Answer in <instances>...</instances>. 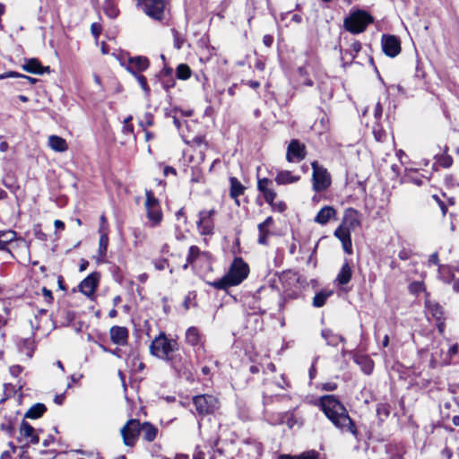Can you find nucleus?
Returning a JSON list of instances; mask_svg holds the SVG:
<instances>
[{"label":"nucleus","mask_w":459,"mask_h":459,"mask_svg":"<svg viewBox=\"0 0 459 459\" xmlns=\"http://www.w3.org/2000/svg\"><path fill=\"white\" fill-rule=\"evenodd\" d=\"M319 406L327 419L342 432L357 435V428L349 416L345 406L334 395H324Z\"/></svg>","instance_id":"1"},{"label":"nucleus","mask_w":459,"mask_h":459,"mask_svg":"<svg viewBox=\"0 0 459 459\" xmlns=\"http://www.w3.org/2000/svg\"><path fill=\"white\" fill-rule=\"evenodd\" d=\"M361 226L360 214L353 208H348L344 211L342 221L334 230L333 235L341 242L343 251L351 255L352 253V241L351 234Z\"/></svg>","instance_id":"2"},{"label":"nucleus","mask_w":459,"mask_h":459,"mask_svg":"<svg viewBox=\"0 0 459 459\" xmlns=\"http://www.w3.org/2000/svg\"><path fill=\"white\" fill-rule=\"evenodd\" d=\"M249 273L248 264L242 258L233 260L228 273L220 280L208 282L217 290H228L230 287L239 285Z\"/></svg>","instance_id":"3"},{"label":"nucleus","mask_w":459,"mask_h":459,"mask_svg":"<svg viewBox=\"0 0 459 459\" xmlns=\"http://www.w3.org/2000/svg\"><path fill=\"white\" fill-rule=\"evenodd\" d=\"M178 351V342L174 339H169L163 333L155 337L150 345V351L153 356L171 363L175 359L174 353Z\"/></svg>","instance_id":"4"},{"label":"nucleus","mask_w":459,"mask_h":459,"mask_svg":"<svg viewBox=\"0 0 459 459\" xmlns=\"http://www.w3.org/2000/svg\"><path fill=\"white\" fill-rule=\"evenodd\" d=\"M143 206L147 218V226L152 229L160 227L163 221V212L160 200L155 197L152 191H145Z\"/></svg>","instance_id":"5"},{"label":"nucleus","mask_w":459,"mask_h":459,"mask_svg":"<svg viewBox=\"0 0 459 459\" xmlns=\"http://www.w3.org/2000/svg\"><path fill=\"white\" fill-rule=\"evenodd\" d=\"M371 22H373V17L367 12L359 10L345 18L344 27L348 31L359 34L363 32Z\"/></svg>","instance_id":"6"},{"label":"nucleus","mask_w":459,"mask_h":459,"mask_svg":"<svg viewBox=\"0 0 459 459\" xmlns=\"http://www.w3.org/2000/svg\"><path fill=\"white\" fill-rule=\"evenodd\" d=\"M312 169L313 189L316 192H321L328 188L331 185V177L327 170L320 166L317 161L312 162Z\"/></svg>","instance_id":"7"},{"label":"nucleus","mask_w":459,"mask_h":459,"mask_svg":"<svg viewBox=\"0 0 459 459\" xmlns=\"http://www.w3.org/2000/svg\"><path fill=\"white\" fill-rule=\"evenodd\" d=\"M193 402L199 415L212 414L219 409V401L212 395H197Z\"/></svg>","instance_id":"8"},{"label":"nucleus","mask_w":459,"mask_h":459,"mask_svg":"<svg viewBox=\"0 0 459 459\" xmlns=\"http://www.w3.org/2000/svg\"><path fill=\"white\" fill-rule=\"evenodd\" d=\"M121 435L124 444L127 446H133L139 435H141V423L137 420H130L121 429Z\"/></svg>","instance_id":"9"},{"label":"nucleus","mask_w":459,"mask_h":459,"mask_svg":"<svg viewBox=\"0 0 459 459\" xmlns=\"http://www.w3.org/2000/svg\"><path fill=\"white\" fill-rule=\"evenodd\" d=\"M215 213L213 209L202 210L198 213V221H196L198 231L201 235H212L214 223L212 217Z\"/></svg>","instance_id":"10"},{"label":"nucleus","mask_w":459,"mask_h":459,"mask_svg":"<svg viewBox=\"0 0 459 459\" xmlns=\"http://www.w3.org/2000/svg\"><path fill=\"white\" fill-rule=\"evenodd\" d=\"M143 12L155 20H161L164 13L163 0H137Z\"/></svg>","instance_id":"11"},{"label":"nucleus","mask_w":459,"mask_h":459,"mask_svg":"<svg viewBox=\"0 0 459 459\" xmlns=\"http://www.w3.org/2000/svg\"><path fill=\"white\" fill-rule=\"evenodd\" d=\"M381 45L384 53L390 57H394L401 52L400 40L394 35H383Z\"/></svg>","instance_id":"12"},{"label":"nucleus","mask_w":459,"mask_h":459,"mask_svg":"<svg viewBox=\"0 0 459 459\" xmlns=\"http://www.w3.org/2000/svg\"><path fill=\"white\" fill-rule=\"evenodd\" d=\"M19 433V441L26 446L35 445L39 441L36 429L26 421L22 422Z\"/></svg>","instance_id":"13"},{"label":"nucleus","mask_w":459,"mask_h":459,"mask_svg":"<svg viewBox=\"0 0 459 459\" xmlns=\"http://www.w3.org/2000/svg\"><path fill=\"white\" fill-rule=\"evenodd\" d=\"M121 65H124L130 74L136 75L145 71L149 67L150 63L147 57L139 56L128 58L126 65H125L123 62H121Z\"/></svg>","instance_id":"14"},{"label":"nucleus","mask_w":459,"mask_h":459,"mask_svg":"<svg viewBox=\"0 0 459 459\" xmlns=\"http://www.w3.org/2000/svg\"><path fill=\"white\" fill-rule=\"evenodd\" d=\"M257 189L263 195L267 204H272L277 196V193L273 188V183L268 178H258Z\"/></svg>","instance_id":"15"},{"label":"nucleus","mask_w":459,"mask_h":459,"mask_svg":"<svg viewBox=\"0 0 459 459\" xmlns=\"http://www.w3.org/2000/svg\"><path fill=\"white\" fill-rule=\"evenodd\" d=\"M305 145L298 140H293L288 146L287 160L290 162H299L305 158Z\"/></svg>","instance_id":"16"},{"label":"nucleus","mask_w":459,"mask_h":459,"mask_svg":"<svg viewBox=\"0 0 459 459\" xmlns=\"http://www.w3.org/2000/svg\"><path fill=\"white\" fill-rule=\"evenodd\" d=\"M100 281V273H92L89 276H87L79 285V289L82 293H83L85 296L90 297L91 296Z\"/></svg>","instance_id":"17"},{"label":"nucleus","mask_w":459,"mask_h":459,"mask_svg":"<svg viewBox=\"0 0 459 459\" xmlns=\"http://www.w3.org/2000/svg\"><path fill=\"white\" fill-rule=\"evenodd\" d=\"M110 339L113 343L126 345L128 340V330L124 326H112L109 330Z\"/></svg>","instance_id":"18"},{"label":"nucleus","mask_w":459,"mask_h":459,"mask_svg":"<svg viewBox=\"0 0 459 459\" xmlns=\"http://www.w3.org/2000/svg\"><path fill=\"white\" fill-rule=\"evenodd\" d=\"M440 342H433L430 348H428V351H431L430 352V367L436 368L438 363L448 364V360L445 359L443 350L440 348Z\"/></svg>","instance_id":"19"},{"label":"nucleus","mask_w":459,"mask_h":459,"mask_svg":"<svg viewBox=\"0 0 459 459\" xmlns=\"http://www.w3.org/2000/svg\"><path fill=\"white\" fill-rule=\"evenodd\" d=\"M336 218V210L333 206H324L315 217V222L325 225L332 219Z\"/></svg>","instance_id":"20"},{"label":"nucleus","mask_w":459,"mask_h":459,"mask_svg":"<svg viewBox=\"0 0 459 459\" xmlns=\"http://www.w3.org/2000/svg\"><path fill=\"white\" fill-rule=\"evenodd\" d=\"M22 69L30 74H43L46 71H49V67H44L36 58L28 59L22 65Z\"/></svg>","instance_id":"21"},{"label":"nucleus","mask_w":459,"mask_h":459,"mask_svg":"<svg viewBox=\"0 0 459 459\" xmlns=\"http://www.w3.org/2000/svg\"><path fill=\"white\" fill-rule=\"evenodd\" d=\"M351 276H352L351 266L350 265V264L348 262H345L342 264L340 272L338 273L335 281L340 285H345L351 281Z\"/></svg>","instance_id":"22"},{"label":"nucleus","mask_w":459,"mask_h":459,"mask_svg":"<svg viewBox=\"0 0 459 459\" xmlns=\"http://www.w3.org/2000/svg\"><path fill=\"white\" fill-rule=\"evenodd\" d=\"M18 350L21 354H24L26 359H30L34 352V341L31 338L22 340L18 343Z\"/></svg>","instance_id":"23"},{"label":"nucleus","mask_w":459,"mask_h":459,"mask_svg":"<svg viewBox=\"0 0 459 459\" xmlns=\"http://www.w3.org/2000/svg\"><path fill=\"white\" fill-rule=\"evenodd\" d=\"M186 341L192 346H197L198 349H204L201 342V335L195 327H189L186 332Z\"/></svg>","instance_id":"24"},{"label":"nucleus","mask_w":459,"mask_h":459,"mask_svg":"<svg viewBox=\"0 0 459 459\" xmlns=\"http://www.w3.org/2000/svg\"><path fill=\"white\" fill-rule=\"evenodd\" d=\"M426 314H427V316H431L437 321H439L442 319L443 310L439 304L427 299L426 300Z\"/></svg>","instance_id":"25"},{"label":"nucleus","mask_w":459,"mask_h":459,"mask_svg":"<svg viewBox=\"0 0 459 459\" xmlns=\"http://www.w3.org/2000/svg\"><path fill=\"white\" fill-rule=\"evenodd\" d=\"M354 360L365 374L369 375L373 371L374 362L368 356L356 355Z\"/></svg>","instance_id":"26"},{"label":"nucleus","mask_w":459,"mask_h":459,"mask_svg":"<svg viewBox=\"0 0 459 459\" xmlns=\"http://www.w3.org/2000/svg\"><path fill=\"white\" fill-rule=\"evenodd\" d=\"M159 432V429L149 422H143L141 424V434L146 441H152L155 439Z\"/></svg>","instance_id":"27"},{"label":"nucleus","mask_w":459,"mask_h":459,"mask_svg":"<svg viewBox=\"0 0 459 459\" xmlns=\"http://www.w3.org/2000/svg\"><path fill=\"white\" fill-rule=\"evenodd\" d=\"M49 147L58 152H65L68 148L65 140L57 135H51L48 137Z\"/></svg>","instance_id":"28"},{"label":"nucleus","mask_w":459,"mask_h":459,"mask_svg":"<svg viewBox=\"0 0 459 459\" xmlns=\"http://www.w3.org/2000/svg\"><path fill=\"white\" fill-rule=\"evenodd\" d=\"M299 180V176H293L290 171L282 170L280 171L275 178V182L278 185H286L295 183Z\"/></svg>","instance_id":"29"},{"label":"nucleus","mask_w":459,"mask_h":459,"mask_svg":"<svg viewBox=\"0 0 459 459\" xmlns=\"http://www.w3.org/2000/svg\"><path fill=\"white\" fill-rule=\"evenodd\" d=\"M321 336L325 340L327 345L331 346H337L339 342H344L342 336L333 333L330 329L322 330Z\"/></svg>","instance_id":"30"},{"label":"nucleus","mask_w":459,"mask_h":459,"mask_svg":"<svg viewBox=\"0 0 459 459\" xmlns=\"http://www.w3.org/2000/svg\"><path fill=\"white\" fill-rule=\"evenodd\" d=\"M332 295V290H323L315 295V297L313 298L312 305L315 307H321L325 304L327 299Z\"/></svg>","instance_id":"31"},{"label":"nucleus","mask_w":459,"mask_h":459,"mask_svg":"<svg viewBox=\"0 0 459 459\" xmlns=\"http://www.w3.org/2000/svg\"><path fill=\"white\" fill-rule=\"evenodd\" d=\"M46 410L47 408L43 403H36L27 411L25 417L33 420L38 419L43 415Z\"/></svg>","instance_id":"32"},{"label":"nucleus","mask_w":459,"mask_h":459,"mask_svg":"<svg viewBox=\"0 0 459 459\" xmlns=\"http://www.w3.org/2000/svg\"><path fill=\"white\" fill-rule=\"evenodd\" d=\"M245 187L236 178H230V196L233 198H237L239 195H243Z\"/></svg>","instance_id":"33"},{"label":"nucleus","mask_w":459,"mask_h":459,"mask_svg":"<svg viewBox=\"0 0 459 459\" xmlns=\"http://www.w3.org/2000/svg\"><path fill=\"white\" fill-rule=\"evenodd\" d=\"M108 246V236L103 235L100 236V241H99V248H98V260L103 261L104 257L107 254V249Z\"/></svg>","instance_id":"34"},{"label":"nucleus","mask_w":459,"mask_h":459,"mask_svg":"<svg viewBox=\"0 0 459 459\" xmlns=\"http://www.w3.org/2000/svg\"><path fill=\"white\" fill-rule=\"evenodd\" d=\"M15 238V232L13 230L0 231V249H4L5 246Z\"/></svg>","instance_id":"35"},{"label":"nucleus","mask_w":459,"mask_h":459,"mask_svg":"<svg viewBox=\"0 0 459 459\" xmlns=\"http://www.w3.org/2000/svg\"><path fill=\"white\" fill-rule=\"evenodd\" d=\"M177 76L181 80H186L191 76V70L186 64H180L177 68Z\"/></svg>","instance_id":"36"},{"label":"nucleus","mask_w":459,"mask_h":459,"mask_svg":"<svg viewBox=\"0 0 459 459\" xmlns=\"http://www.w3.org/2000/svg\"><path fill=\"white\" fill-rule=\"evenodd\" d=\"M104 11L110 18H116L118 14V10L111 0H107L105 2Z\"/></svg>","instance_id":"37"},{"label":"nucleus","mask_w":459,"mask_h":459,"mask_svg":"<svg viewBox=\"0 0 459 459\" xmlns=\"http://www.w3.org/2000/svg\"><path fill=\"white\" fill-rule=\"evenodd\" d=\"M438 277L445 282H449L453 277L450 268L446 265H439Z\"/></svg>","instance_id":"38"},{"label":"nucleus","mask_w":459,"mask_h":459,"mask_svg":"<svg viewBox=\"0 0 459 459\" xmlns=\"http://www.w3.org/2000/svg\"><path fill=\"white\" fill-rule=\"evenodd\" d=\"M8 77H21L22 79L27 81L30 83H35L37 82V79H35V78H32V77H30V76H26V75H22V74H17L15 72H9V73H6V74H0V79H5V78H8Z\"/></svg>","instance_id":"39"},{"label":"nucleus","mask_w":459,"mask_h":459,"mask_svg":"<svg viewBox=\"0 0 459 459\" xmlns=\"http://www.w3.org/2000/svg\"><path fill=\"white\" fill-rule=\"evenodd\" d=\"M153 116L150 113H146L143 118L140 121V126L143 130H145L147 127L153 126Z\"/></svg>","instance_id":"40"},{"label":"nucleus","mask_w":459,"mask_h":459,"mask_svg":"<svg viewBox=\"0 0 459 459\" xmlns=\"http://www.w3.org/2000/svg\"><path fill=\"white\" fill-rule=\"evenodd\" d=\"M193 145L199 148L200 153H203L206 150V143L204 141V138L203 136H196L192 140Z\"/></svg>","instance_id":"41"},{"label":"nucleus","mask_w":459,"mask_h":459,"mask_svg":"<svg viewBox=\"0 0 459 459\" xmlns=\"http://www.w3.org/2000/svg\"><path fill=\"white\" fill-rule=\"evenodd\" d=\"M296 459H319V454L315 450H309L296 455Z\"/></svg>","instance_id":"42"},{"label":"nucleus","mask_w":459,"mask_h":459,"mask_svg":"<svg viewBox=\"0 0 459 459\" xmlns=\"http://www.w3.org/2000/svg\"><path fill=\"white\" fill-rule=\"evenodd\" d=\"M200 255H201V251L198 247H196V246L190 247L188 256H187V262L192 264Z\"/></svg>","instance_id":"43"},{"label":"nucleus","mask_w":459,"mask_h":459,"mask_svg":"<svg viewBox=\"0 0 459 459\" xmlns=\"http://www.w3.org/2000/svg\"><path fill=\"white\" fill-rule=\"evenodd\" d=\"M424 284L421 281H413L409 286L410 292L413 294H418L421 291H424Z\"/></svg>","instance_id":"44"},{"label":"nucleus","mask_w":459,"mask_h":459,"mask_svg":"<svg viewBox=\"0 0 459 459\" xmlns=\"http://www.w3.org/2000/svg\"><path fill=\"white\" fill-rule=\"evenodd\" d=\"M134 76L136 78L137 82H139V84H140L141 88L143 90V91L146 94H148L150 92V88L148 86L146 78L140 74H137L136 75H134Z\"/></svg>","instance_id":"45"},{"label":"nucleus","mask_w":459,"mask_h":459,"mask_svg":"<svg viewBox=\"0 0 459 459\" xmlns=\"http://www.w3.org/2000/svg\"><path fill=\"white\" fill-rule=\"evenodd\" d=\"M259 230V238L258 243L262 245H265L267 243L266 238L269 234V229L267 227L258 228Z\"/></svg>","instance_id":"46"},{"label":"nucleus","mask_w":459,"mask_h":459,"mask_svg":"<svg viewBox=\"0 0 459 459\" xmlns=\"http://www.w3.org/2000/svg\"><path fill=\"white\" fill-rule=\"evenodd\" d=\"M269 204L273 211H277L279 212H284L287 208L286 204L282 201H279V202L273 201L272 204Z\"/></svg>","instance_id":"47"},{"label":"nucleus","mask_w":459,"mask_h":459,"mask_svg":"<svg viewBox=\"0 0 459 459\" xmlns=\"http://www.w3.org/2000/svg\"><path fill=\"white\" fill-rule=\"evenodd\" d=\"M131 120H132V117H128L124 120V125H123V128H122L123 133H125V134L133 133L134 128H133L132 124L130 123Z\"/></svg>","instance_id":"48"},{"label":"nucleus","mask_w":459,"mask_h":459,"mask_svg":"<svg viewBox=\"0 0 459 459\" xmlns=\"http://www.w3.org/2000/svg\"><path fill=\"white\" fill-rule=\"evenodd\" d=\"M458 352V344L457 343H454L452 345H450L446 354V357L445 359H446L448 360V362L450 361V359L455 355L456 353Z\"/></svg>","instance_id":"49"},{"label":"nucleus","mask_w":459,"mask_h":459,"mask_svg":"<svg viewBox=\"0 0 459 459\" xmlns=\"http://www.w3.org/2000/svg\"><path fill=\"white\" fill-rule=\"evenodd\" d=\"M23 371V368L20 365H13L9 368L10 374L17 377Z\"/></svg>","instance_id":"50"},{"label":"nucleus","mask_w":459,"mask_h":459,"mask_svg":"<svg viewBox=\"0 0 459 459\" xmlns=\"http://www.w3.org/2000/svg\"><path fill=\"white\" fill-rule=\"evenodd\" d=\"M168 263L165 259H160V260H156L154 262V267L155 269L159 270V271H162L166 268Z\"/></svg>","instance_id":"51"},{"label":"nucleus","mask_w":459,"mask_h":459,"mask_svg":"<svg viewBox=\"0 0 459 459\" xmlns=\"http://www.w3.org/2000/svg\"><path fill=\"white\" fill-rule=\"evenodd\" d=\"M42 294L44 297V299L47 303H51L53 299L52 292L51 290H48L47 288L42 289Z\"/></svg>","instance_id":"52"},{"label":"nucleus","mask_w":459,"mask_h":459,"mask_svg":"<svg viewBox=\"0 0 459 459\" xmlns=\"http://www.w3.org/2000/svg\"><path fill=\"white\" fill-rule=\"evenodd\" d=\"M91 33L95 38H98L101 32V26L99 23H92L91 27Z\"/></svg>","instance_id":"53"},{"label":"nucleus","mask_w":459,"mask_h":459,"mask_svg":"<svg viewBox=\"0 0 459 459\" xmlns=\"http://www.w3.org/2000/svg\"><path fill=\"white\" fill-rule=\"evenodd\" d=\"M176 219L177 221H182L183 223H186V216L185 214L184 209L181 208L176 212Z\"/></svg>","instance_id":"54"},{"label":"nucleus","mask_w":459,"mask_h":459,"mask_svg":"<svg viewBox=\"0 0 459 459\" xmlns=\"http://www.w3.org/2000/svg\"><path fill=\"white\" fill-rule=\"evenodd\" d=\"M383 113V108L379 102L376 104L375 110H374V117L376 119H379L382 117Z\"/></svg>","instance_id":"55"},{"label":"nucleus","mask_w":459,"mask_h":459,"mask_svg":"<svg viewBox=\"0 0 459 459\" xmlns=\"http://www.w3.org/2000/svg\"><path fill=\"white\" fill-rule=\"evenodd\" d=\"M195 292H189L188 295L186 296L185 301H184V306L186 309H188L190 307V303L192 301V299H194L195 298Z\"/></svg>","instance_id":"56"},{"label":"nucleus","mask_w":459,"mask_h":459,"mask_svg":"<svg viewBox=\"0 0 459 459\" xmlns=\"http://www.w3.org/2000/svg\"><path fill=\"white\" fill-rule=\"evenodd\" d=\"M429 264L440 265L437 253H433L429 255Z\"/></svg>","instance_id":"57"},{"label":"nucleus","mask_w":459,"mask_h":459,"mask_svg":"<svg viewBox=\"0 0 459 459\" xmlns=\"http://www.w3.org/2000/svg\"><path fill=\"white\" fill-rule=\"evenodd\" d=\"M273 224V219L270 216L267 217L262 223L258 225V228L267 227L268 229Z\"/></svg>","instance_id":"58"},{"label":"nucleus","mask_w":459,"mask_h":459,"mask_svg":"<svg viewBox=\"0 0 459 459\" xmlns=\"http://www.w3.org/2000/svg\"><path fill=\"white\" fill-rule=\"evenodd\" d=\"M99 233H100V236H103V235L108 236V225L100 223V228H99Z\"/></svg>","instance_id":"59"},{"label":"nucleus","mask_w":459,"mask_h":459,"mask_svg":"<svg viewBox=\"0 0 459 459\" xmlns=\"http://www.w3.org/2000/svg\"><path fill=\"white\" fill-rule=\"evenodd\" d=\"M299 74L301 77L306 78L308 76V67L307 65L299 68Z\"/></svg>","instance_id":"60"},{"label":"nucleus","mask_w":459,"mask_h":459,"mask_svg":"<svg viewBox=\"0 0 459 459\" xmlns=\"http://www.w3.org/2000/svg\"><path fill=\"white\" fill-rule=\"evenodd\" d=\"M204 453L199 450V446L196 447L195 452L193 455V459H204Z\"/></svg>","instance_id":"61"},{"label":"nucleus","mask_w":459,"mask_h":459,"mask_svg":"<svg viewBox=\"0 0 459 459\" xmlns=\"http://www.w3.org/2000/svg\"><path fill=\"white\" fill-rule=\"evenodd\" d=\"M337 387V385L335 383H325L323 385V389L326 391H333Z\"/></svg>","instance_id":"62"},{"label":"nucleus","mask_w":459,"mask_h":459,"mask_svg":"<svg viewBox=\"0 0 459 459\" xmlns=\"http://www.w3.org/2000/svg\"><path fill=\"white\" fill-rule=\"evenodd\" d=\"M273 39L271 35H264L263 42L266 47H270L273 44Z\"/></svg>","instance_id":"63"},{"label":"nucleus","mask_w":459,"mask_h":459,"mask_svg":"<svg viewBox=\"0 0 459 459\" xmlns=\"http://www.w3.org/2000/svg\"><path fill=\"white\" fill-rule=\"evenodd\" d=\"M409 252L405 249H403L399 252L398 254V257L401 259V260H407L409 258Z\"/></svg>","instance_id":"64"}]
</instances>
